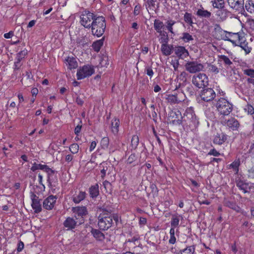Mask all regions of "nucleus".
<instances>
[{
  "label": "nucleus",
  "instance_id": "1",
  "mask_svg": "<svg viewBox=\"0 0 254 254\" xmlns=\"http://www.w3.org/2000/svg\"><path fill=\"white\" fill-rule=\"evenodd\" d=\"M221 36L222 40L230 41L233 45L240 47L245 51L246 55L251 53L252 48L247 41L244 33H232L226 31H221Z\"/></svg>",
  "mask_w": 254,
  "mask_h": 254
},
{
  "label": "nucleus",
  "instance_id": "21",
  "mask_svg": "<svg viewBox=\"0 0 254 254\" xmlns=\"http://www.w3.org/2000/svg\"><path fill=\"white\" fill-rule=\"evenodd\" d=\"M227 139V136L223 133L216 134L213 139V143L216 144L221 145Z\"/></svg>",
  "mask_w": 254,
  "mask_h": 254
},
{
  "label": "nucleus",
  "instance_id": "27",
  "mask_svg": "<svg viewBox=\"0 0 254 254\" xmlns=\"http://www.w3.org/2000/svg\"><path fill=\"white\" fill-rule=\"evenodd\" d=\"M228 12L227 10L224 8L218 9L216 11V15L219 18L221 21L225 20L228 17Z\"/></svg>",
  "mask_w": 254,
  "mask_h": 254
},
{
  "label": "nucleus",
  "instance_id": "50",
  "mask_svg": "<svg viewBox=\"0 0 254 254\" xmlns=\"http://www.w3.org/2000/svg\"><path fill=\"white\" fill-rule=\"evenodd\" d=\"M220 59L222 62H224L225 65H230L232 64V62L230 61L229 58L225 55H222Z\"/></svg>",
  "mask_w": 254,
  "mask_h": 254
},
{
  "label": "nucleus",
  "instance_id": "6",
  "mask_svg": "<svg viewBox=\"0 0 254 254\" xmlns=\"http://www.w3.org/2000/svg\"><path fill=\"white\" fill-rule=\"evenodd\" d=\"M51 171L46 172L48 174V181L49 182V186L50 188V192L55 193H56L59 190V188L58 186V179L56 176V172L50 168Z\"/></svg>",
  "mask_w": 254,
  "mask_h": 254
},
{
  "label": "nucleus",
  "instance_id": "18",
  "mask_svg": "<svg viewBox=\"0 0 254 254\" xmlns=\"http://www.w3.org/2000/svg\"><path fill=\"white\" fill-rule=\"evenodd\" d=\"M78 221L75 220L73 218L68 217L64 222L63 225L66 230H71L75 228Z\"/></svg>",
  "mask_w": 254,
  "mask_h": 254
},
{
  "label": "nucleus",
  "instance_id": "13",
  "mask_svg": "<svg viewBox=\"0 0 254 254\" xmlns=\"http://www.w3.org/2000/svg\"><path fill=\"white\" fill-rule=\"evenodd\" d=\"M230 7L237 11H242L244 9V0H227Z\"/></svg>",
  "mask_w": 254,
  "mask_h": 254
},
{
  "label": "nucleus",
  "instance_id": "14",
  "mask_svg": "<svg viewBox=\"0 0 254 254\" xmlns=\"http://www.w3.org/2000/svg\"><path fill=\"white\" fill-rule=\"evenodd\" d=\"M174 51L176 56L181 59H185L189 56L188 50L184 46H176L174 48Z\"/></svg>",
  "mask_w": 254,
  "mask_h": 254
},
{
  "label": "nucleus",
  "instance_id": "41",
  "mask_svg": "<svg viewBox=\"0 0 254 254\" xmlns=\"http://www.w3.org/2000/svg\"><path fill=\"white\" fill-rule=\"evenodd\" d=\"M240 166V162L235 161L229 165V168L233 169L235 174H237L239 171V167Z\"/></svg>",
  "mask_w": 254,
  "mask_h": 254
},
{
  "label": "nucleus",
  "instance_id": "40",
  "mask_svg": "<svg viewBox=\"0 0 254 254\" xmlns=\"http://www.w3.org/2000/svg\"><path fill=\"white\" fill-rule=\"evenodd\" d=\"M139 143V138L138 136L134 135L132 136L131 140V146L132 149H135L136 148Z\"/></svg>",
  "mask_w": 254,
  "mask_h": 254
},
{
  "label": "nucleus",
  "instance_id": "64",
  "mask_svg": "<svg viewBox=\"0 0 254 254\" xmlns=\"http://www.w3.org/2000/svg\"><path fill=\"white\" fill-rule=\"evenodd\" d=\"M153 73L154 72L151 68L148 67L146 69V74L149 76L152 77L153 75Z\"/></svg>",
  "mask_w": 254,
  "mask_h": 254
},
{
  "label": "nucleus",
  "instance_id": "32",
  "mask_svg": "<svg viewBox=\"0 0 254 254\" xmlns=\"http://www.w3.org/2000/svg\"><path fill=\"white\" fill-rule=\"evenodd\" d=\"M211 2L214 8H216L218 9L224 8L225 2L224 0H212Z\"/></svg>",
  "mask_w": 254,
  "mask_h": 254
},
{
  "label": "nucleus",
  "instance_id": "35",
  "mask_svg": "<svg viewBox=\"0 0 254 254\" xmlns=\"http://www.w3.org/2000/svg\"><path fill=\"white\" fill-rule=\"evenodd\" d=\"M245 8L250 13L254 12V0H248L245 4Z\"/></svg>",
  "mask_w": 254,
  "mask_h": 254
},
{
  "label": "nucleus",
  "instance_id": "60",
  "mask_svg": "<svg viewBox=\"0 0 254 254\" xmlns=\"http://www.w3.org/2000/svg\"><path fill=\"white\" fill-rule=\"evenodd\" d=\"M81 127H82L81 125H77L75 127V129H74V133L76 135H78L79 133L81 131Z\"/></svg>",
  "mask_w": 254,
  "mask_h": 254
},
{
  "label": "nucleus",
  "instance_id": "39",
  "mask_svg": "<svg viewBox=\"0 0 254 254\" xmlns=\"http://www.w3.org/2000/svg\"><path fill=\"white\" fill-rule=\"evenodd\" d=\"M103 45V40H99L95 42L92 44V47L95 51L99 52Z\"/></svg>",
  "mask_w": 254,
  "mask_h": 254
},
{
  "label": "nucleus",
  "instance_id": "33",
  "mask_svg": "<svg viewBox=\"0 0 254 254\" xmlns=\"http://www.w3.org/2000/svg\"><path fill=\"white\" fill-rule=\"evenodd\" d=\"M237 186L243 191L244 193L248 192L249 189L248 184L241 180H238L236 182Z\"/></svg>",
  "mask_w": 254,
  "mask_h": 254
},
{
  "label": "nucleus",
  "instance_id": "52",
  "mask_svg": "<svg viewBox=\"0 0 254 254\" xmlns=\"http://www.w3.org/2000/svg\"><path fill=\"white\" fill-rule=\"evenodd\" d=\"M244 73L251 77H254V69H246L244 70Z\"/></svg>",
  "mask_w": 254,
  "mask_h": 254
},
{
  "label": "nucleus",
  "instance_id": "56",
  "mask_svg": "<svg viewBox=\"0 0 254 254\" xmlns=\"http://www.w3.org/2000/svg\"><path fill=\"white\" fill-rule=\"evenodd\" d=\"M248 176L251 178H254V167H252L248 171Z\"/></svg>",
  "mask_w": 254,
  "mask_h": 254
},
{
  "label": "nucleus",
  "instance_id": "22",
  "mask_svg": "<svg viewBox=\"0 0 254 254\" xmlns=\"http://www.w3.org/2000/svg\"><path fill=\"white\" fill-rule=\"evenodd\" d=\"M225 125L233 130L237 129L239 127L238 121L234 118H231L227 120Z\"/></svg>",
  "mask_w": 254,
  "mask_h": 254
},
{
  "label": "nucleus",
  "instance_id": "31",
  "mask_svg": "<svg viewBox=\"0 0 254 254\" xmlns=\"http://www.w3.org/2000/svg\"><path fill=\"white\" fill-rule=\"evenodd\" d=\"M89 193L91 197H97L99 194V186L98 184L92 186L89 188Z\"/></svg>",
  "mask_w": 254,
  "mask_h": 254
},
{
  "label": "nucleus",
  "instance_id": "45",
  "mask_svg": "<svg viewBox=\"0 0 254 254\" xmlns=\"http://www.w3.org/2000/svg\"><path fill=\"white\" fill-rule=\"evenodd\" d=\"M109 139L107 137H103L101 141V145L103 149L107 148L109 146Z\"/></svg>",
  "mask_w": 254,
  "mask_h": 254
},
{
  "label": "nucleus",
  "instance_id": "37",
  "mask_svg": "<svg viewBox=\"0 0 254 254\" xmlns=\"http://www.w3.org/2000/svg\"><path fill=\"white\" fill-rule=\"evenodd\" d=\"M175 23H176V21L172 19H169L166 22V27L167 29L172 34L174 33L173 31V26Z\"/></svg>",
  "mask_w": 254,
  "mask_h": 254
},
{
  "label": "nucleus",
  "instance_id": "46",
  "mask_svg": "<svg viewBox=\"0 0 254 254\" xmlns=\"http://www.w3.org/2000/svg\"><path fill=\"white\" fill-rule=\"evenodd\" d=\"M69 149L71 153L76 154L78 152L79 145L77 143H73L69 146Z\"/></svg>",
  "mask_w": 254,
  "mask_h": 254
},
{
  "label": "nucleus",
  "instance_id": "57",
  "mask_svg": "<svg viewBox=\"0 0 254 254\" xmlns=\"http://www.w3.org/2000/svg\"><path fill=\"white\" fill-rule=\"evenodd\" d=\"M103 185L104 188L106 190H107L108 189H110L111 187V183L107 181H105L103 183Z\"/></svg>",
  "mask_w": 254,
  "mask_h": 254
},
{
  "label": "nucleus",
  "instance_id": "7",
  "mask_svg": "<svg viewBox=\"0 0 254 254\" xmlns=\"http://www.w3.org/2000/svg\"><path fill=\"white\" fill-rule=\"evenodd\" d=\"M112 224L113 217L111 215H100L98 217V225L101 230H106L108 229L112 226Z\"/></svg>",
  "mask_w": 254,
  "mask_h": 254
},
{
  "label": "nucleus",
  "instance_id": "48",
  "mask_svg": "<svg viewBox=\"0 0 254 254\" xmlns=\"http://www.w3.org/2000/svg\"><path fill=\"white\" fill-rule=\"evenodd\" d=\"M208 70L215 74H217L219 72L218 67L216 65L211 64L208 65Z\"/></svg>",
  "mask_w": 254,
  "mask_h": 254
},
{
  "label": "nucleus",
  "instance_id": "58",
  "mask_svg": "<svg viewBox=\"0 0 254 254\" xmlns=\"http://www.w3.org/2000/svg\"><path fill=\"white\" fill-rule=\"evenodd\" d=\"M24 243L22 241H20L18 244V246L17 248V251L18 252H20L22 251V250L24 248Z\"/></svg>",
  "mask_w": 254,
  "mask_h": 254
},
{
  "label": "nucleus",
  "instance_id": "28",
  "mask_svg": "<svg viewBox=\"0 0 254 254\" xmlns=\"http://www.w3.org/2000/svg\"><path fill=\"white\" fill-rule=\"evenodd\" d=\"M154 28L157 33L161 34L162 29L164 28V24L162 21L159 19H155L154 21Z\"/></svg>",
  "mask_w": 254,
  "mask_h": 254
},
{
  "label": "nucleus",
  "instance_id": "17",
  "mask_svg": "<svg viewBox=\"0 0 254 254\" xmlns=\"http://www.w3.org/2000/svg\"><path fill=\"white\" fill-rule=\"evenodd\" d=\"M99 168L101 174V177L104 179L107 174L108 175L110 174L113 167L107 162H103L100 164Z\"/></svg>",
  "mask_w": 254,
  "mask_h": 254
},
{
  "label": "nucleus",
  "instance_id": "34",
  "mask_svg": "<svg viewBox=\"0 0 254 254\" xmlns=\"http://www.w3.org/2000/svg\"><path fill=\"white\" fill-rule=\"evenodd\" d=\"M195 252L194 246L187 247L184 249L179 251L178 254H193Z\"/></svg>",
  "mask_w": 254,
  "mask_h": 254
},
{
  "label": "nucleus",
  "instance_id": "43",
  "mask_svg": "<svg viewBox=\"0 0 254 254\" xmlns=\"http://www.w3.org/2000/svg\"><path fill=\"white\" fill-rule=\"evenodd\" d=\"M225 205L235 211H238L239 207L233 202L227 201L225 202Z\"/></svg>",
  "mask_w": 254,
  "mask_h": 254
},
{
  "label": "nucleus",
  "instance_id": "3",
  "mask_svg": "<svg viewBox=\"0 0 254 254\" xmlns=\"http://www.w3.org/2000/svg\"><path fill=\"white\" fill-rule=\"evenodd\" d=\"M98 17L94 13L89 10L83 11L80 16V23L86 28H90L94 22V20Z\"/></svg>",
  "mask_w": 254,
  "mask_h": 254
},
{
  "label": "nucleus",
  "instance_id": "20",
  "mask_svg": "<svg viewBox=\"0 0 254 254\" xmlns=\"http://www.w3.org/2000/svg\"><path fill=\"white\" fill-rule=\"evenodd\" d=\"M174 50L173 46L167 44H161V51L163 55L165 56H169Z\"/></svg>",
  "mask_w": 254,
  "mask_h": 254
},
{
  "label": "nucleus",
  "instance_id": "61",
  "mask_svg": "<svg viewBox=\"0 0 254 254\" xmlns=\"http://www.w3.org/2000/svg\"><path fill=\"white\" fill-rule=\"evenodd\" d=\"M73 158V157L72 155L68 154V155H66V156L65 157V160L66 162L69 163L72 160Z\"/></svg>",
  "mask_w": 254,
  "mask_h": 254
},
{
  "label": "nucleus",
  "instance_id": "23",
  "mask_svg": "<svg viewBox=\"0 0 254 254\" xmlns=\"http://www.w3.org/2000/svg\"><path fill=\"white\" fill-rule=\"evenodd\" d=\"M37 170H42L45 172L51 171L50 168L47 165L34 163L32 164V166L31 168V170L33 172H34Z\"/></svg>",
  "mask_w": 254,
  "mask_h": 254
},
{
  "label": "nucleus",
  "instance_id": "9",
  "mask_svg": "<svg viewBox=\"0 0 254 254\" xmlns=\"http://www.w3.org/2000/svg\"><path fill=\"white\" fill-rule=\"evenodd\" d=\"M208 82L207 76L204 73H199L196 75H194L192 79V84L199 88L206 86L208 84Z\"/></svg>",
  "mask_w": 254,
  "mask_h": 254
},
{
  "label": "nucleus",
  "instance_id": "30",
  "mask_svg": "<svg viewBox=\"0 0 254 254\" xmlns=\"http://www.w3.org/2000/svg\"><path fill=\"white\" fill-rule=\"evenodd\" d=\"M196 14L200 17L209 18L210 17L211 13L210 12L201 7L197 9Z\"/></svg>",
  "mask_w": 254,
  "mask_h": 254
},
{
  "label": "nucleus",
  "instance_id": "24",
  "mask_svg": "<svg viewBox=\"0 0 254 254\" xmlns=\"http://www.w3.org/2000/svg\"><path fill=\"white\" fill-rule=\"evenodd\" d=\"M184 116L186 117L187 119L190 120L194 124L197 122L196 116L193 111L190 109H187L186 111Z\"/></svg>",
  "mask_w": 254,
  "mask_h": 254
},
{
  "label": "nucleus",
  "instance_id": "42",
  "mask_svg": "<svg viewBox=\"0 0 254 254\" xmlns=\"http://www.w3.org/2000/svg\"><path fill=\"white\" fill-rule=\"evenodd\" d=\"M181 39L186 43L193 40L192 36L187 32H184L182 34V37H181Z\"/></svg>",
  "mask_w": 254,
  "mask_h": 254
},
{
  "label": "nucleus",
  "instance_id": "62",
  "mask_svg": "<svg viewBox=\"0 0 254 254\" xmlns=\"http://www.w3.org/2000/svg\"><path fill=\"white\" fill-rule=\"evenodd\" d=\"M20 62H21V60L16 58V60L14 62L15 69H18L19 68V67L21 66Z\"/></svg>",
  "mask_w": 254,
  "mask_h": 254
},
{
  "label": "nucleus",
  "instance_id": "63",
  "mask_svg": "<svg viewBox=\"0 0 254 254\" xmlns=\"http://www.w3.org/2000/svg\"><path fill=\"white\" fill-rule=\"evenodd\" d=\"M198 202L200 204L209 205L210 202L207 200H201V198L198 199Z\"/></svg>",
  "mask_w": 254,
  "mask_h": 254
},
{
  "label": "nucleus",
  "instance_id": "54",
  "mask_svg": "<svg viewBox=\"0 0 254 254\" xmlns=\"http://www.w3.org/2000/svg\"><path fill=\"white\" fill-rule=\"evenodd\" d=\"M187 73L185 71L182 72L180 75L178 76V79H180L183 81H185L186 80V76Z\"/></svg>",
  "mask_w": 254,
  "mask_h": 254
},
{
  "label": "nucleus",
  "instance_id": "11",
  "mask_svg": "<svg viewBox=\"0 0 254 254\" xmlns=\"http://www.w3.org/2000/svg\"><path fill=\"white\" fill-rule=\"evenodd\" d=\"M186 96L182 92H178L176 94H170L168 95L166 99L171 104H178L184 101Z\"/></svg>",
  "mask_w": 254,
  "mask_h": 254
},
{
  "label": "nucleus",
  "instance_id": "38",
  "mask_svg": "<svg viewBox=\"0 0 254 254\" xmlns=\"http://www.w3.org/2000/svg\"><path fill=\"white\" fill-rule=\"evenodd\" d=\"M244 110L249 115L253 116L254 114V107L250 104L247 103L244 106Z\"/></svg>",
  "mask_w": 254,
  "mask_h": 254
},
{
  "label": "nucleus",
  "instance_id": "4",
  "mask_svg": "<svg viewBox=\"0 0 254 254\" xmlns=\"http://www.w3.org/2000/svg\"><path fill=\"white\" fill-rule=\"evenodd\" d=\"M216 107L220 114L224 116L228 115L232 111V105L223 98L219 99L217 101Z\"/></svg>",
  "mask_w": 254,
  "mask_h": 254
},
{
  "label": "nucleus",
  "instance_id": "36",
  "mask_svg": "<svg viewBox=\"0 0 254 254\" xmlns=\"http://www.w3.org/2000/svg\"><path fill=\"white\" fill-rule=\"evenodd\" d=\"M180 216L178 215H173L171 218V227L176 228L179 225L180 222Z\"/></svg>",
  "mask_w": 254,
  "mask_h": 254
},
{
  "label": "nucleus",
  "instance_id": "10",
  "mask_svg": "<svg viewBox=\"0 0 254 254\" xmlns=\"http://www.w3.org/2000/svg\"><path fill=\"white\" fill-rule=\"evenodd\" d=\"M199 96L203 101L209 102L213 101L216 97V93L212 88H204L201 90Z\"/></svg>",
  "mask_w": 254,
  "mask_h": 254
},
{
  "label": "nucleus",
  "instance_id": "15",
  "mask_svg": "<svg viewBox=\"0 0 254 254\" xmlns=\"http://www.w3.org/2000/svg\"><path fill=\"white\" fill-rule=\"evenodd\" d=\"M30 197L32 200L31 206L36 213H39L42 210L40 199L39 197L34 193H31Z\"/></svg>",
  "mask_w": 254,
  "mask_h": 254
},
{
  "label": "nucleus",
  "instance_id": "2",
  "mask_svg": "<svg viewBox=\"0 0 254 254\" xmlns=\"http://www.w3.org/2000/svg\"><path fill=\"white\" fill-rule=\"evenodd\" d=\"M106 27L105 18L99 16L94 20V22L90 27L92 34L100 37L104 33Z\"/></svg>",
  "mask_w": 254,
  "mask_h": 254
},
{
  "label": "nucleus",
  "instance_id": "26",
  "mask_svg": "<svg viewBox=\"0 0 254 254\" xmlns=\"http://www.w3.org/2000/svg\"><path fill=\"white\" fill-rule=\"evenodd\" d=\"M119 126L120 121L119 119L115 118L112 120L111 128L112 132L114 134H116L118 133L119 130Z\"/></svg>",
  "mask_w": 254,
  "mask_h": 254
},
{
  "label": "nucleus",
  "instance_id": "59",
  "mask_svg": "<svg viewBox=\"0 0 254 254\" xmlns=\"http://www.w3.org/2000/svg\"><path fill=\"white\" fill-rule=\"evenodd\" d=\"M145 0L149 6H153V7L155 6V3L157 1V0Z\"/></svg>",
  "mask_w": 254,
  "mask_h": 254
},
{
  "label": "nucleus",
  "instance_id": "16",
  "mask_svg": "<svg viewBox=\"0 0 254 254\" xmlns=\"http://www.w3.org/2000/svg\"><path fill=\"white\" fill-rule=\"evenodd\" d=\"M57 197L51 195L46 198L43 202V207L47 210H51L53 208L56 203Z\"/></svg>",
  "mask_w": 254,
  "mask_h": 254
},
{
  "label": "nucleus",
  "instance_id": "49",
  "mask_svg": "<svg viewBox=\"0 0 254 254\" xmlns=\"http://www.w3.org/2000/svg\"><path fill=\"white\" fill-rule=\"evenodd\" d=\"M27 54V50L26 49H24V50L20 51L17 54L16 58L21 61L22 59H23L25 58V57L26 56Z\"/></svg>",
  "mask_w": 254,
  "mask_h": 254
},
{
  "label": "nucleus",
  "instance_id": "19",
  "mask_svg": "<svg viewBox=\"0 0 254 254\" xmlns=\"http://www.w3.org/2000/svg\"><path fill=\"white\" fill-rule=\"evenodd\" d=\"M91 233L98 241L103 242L105 240V237L104 234L98 229L92 228Z\"/></svg>",
  "mask_w": 254,
  "mask_h": 254
},
{
  "label": "nucleus",
  "instance_id": "5",
  "mask_svg": "<svg viewBox=\"0 0 254 254\" xmlns=\"http://www.w3.org/2000/svg\"><path fill=\"white\" fill-rule=\"evenodd\" d=\"M95 72L94 66L89 64L80 67L77 71L78 80H81L91 76Z\"/></svg>",
  "mask_w": 254,
  "mask_h": 254
},
{
  "label": "nucleus",
  "instance_id": "29",
  "mask_svg": "<svg viewBox=\"0 0 254 254\" xmlns=\"http://www.w3.org/2000/svg\"><path fill=\"white\" fill-rule=\"evenodd\" d=\"M86 196V193L84 191H79L77 194L72 196V200L75 203H78L83 200Z\"/></svg>",
  "mask_w": 254,
  "mask_h": 254
},
{
  "label": "nucleus",
  "instance_id": "51",
  "mask_svg": "<svg viewBox=\"0 0 254 254\" xmlns=\"http://www.w3.org/2000/svg\"><path fill=\"white\" fill-rule=\"evenodd\" d=\"M137 159V156L135 154H131L127 160V163L129 164H131L134 162Z\"/></svg>",
  "mask_w": 254,
  "mask_h": 254
},
{
  "label": "nucleus",
  "instance_id": "25",
  "mask_svg": "<svg viewBox=\"0 0 254 254\" xmlns=\"http://www.w3.org/2000/svg\"><path fill=\"white\" fill-rule=\"evenodd\" d=\"M66 63L67 67L70 69H75L78 66L76 60L73 57H68L66 59Z\"/></svg>",
  "mask_w": 254,
  "mask_h": 254
},
{
  "label": "nucleus",
  "instance_id": "8",
  "mask_svg": "<svg viewBox=\"0 0 254 254\" xmlns=\"http://www.w3.org/2000/svg\"><path fill=\"white\" fill-rule=\"evenodd\" d=\"M75 219L78 221V224L84 223L83 217L87 214L86 208L85 206L73 207L71 209Z\"/></svg>",
  "mask_w": 254,
  "mask_h": 254
},
{
  "label": "nucleus",
  "instance_id": "44",
  "mask_svg": "<svg viewBox=\"0 0 254 254\" xmlns=\"http://www.w3.org/2000/svg\"><path fill=\"white\" fill-rule=\"evenodd\" d=\"M161 37L159 39V41L161 44H167L169 38L167 34L165 32H162L161 34Z\"/></svg>",
  "mask_w": 254,
  "mask_h": 254
},
{
  "label": "nucleus",
  "instance_id": "55",
  "mask_svg": "<svg viewBox=\"0 0 254 254\" xmlns=\"http://www.w3.org/2000/svg\"><path fill=\"white\" fill-rule=\"evenodd\" d=\"M208 155H213L214 156H218L220 155V153L218 152L216 149H212L210 150L208 152Z\"/></svg>",
  "mask_w": 254,
  "mask_h": 254
},
{
  "label": "nucleus",
  "instance_id": "12",
  "mask_svg": "<svg viewBox=\"0 0 254 254\" xmlns=\"http://www.w3.org/2000/svg\"><path fill=\"white\" fill-rule=\"evenodd\" d=\"M185 67L188 71L193 73L202 70L204 66L197 62H189L186 64Z\"/></svg>",
  "mask_w": 254,
  "mask_h": 254
},
{
  "label": "nucleus",
  "instance_id": "53",
  "mask_svg": "<svg viewBox=\"0 0 254 254\" xmlns=\"http://www.w3.org/2000/svg\"><path fill=\"white\" fill-rule=\"evenodd\" d=\"M171 64L173 66V67L174 69V70L177 71L178 70V66L179 65L178 60H172L171 62Z\"/></svg>",
  "mask_w": 254,
  "mask_h": 254
},
{
  "label": "nucleus",
  "instance_id": "47",
  "mask_svg": "<svg viewBox=\"0 0 254 254\" xmlns=\"http://www.w3.org/2000/svg\"><path fill=\"white\" fill-rule=\"evenodd\" d=\"M184 20L186 22L189 23L190 25L192 26L193 24L191 14L190 13L186 12L184 15Z\"/></svg>",
  "mask_w": 254,
  "mask_h": 254
}]
</instances>
